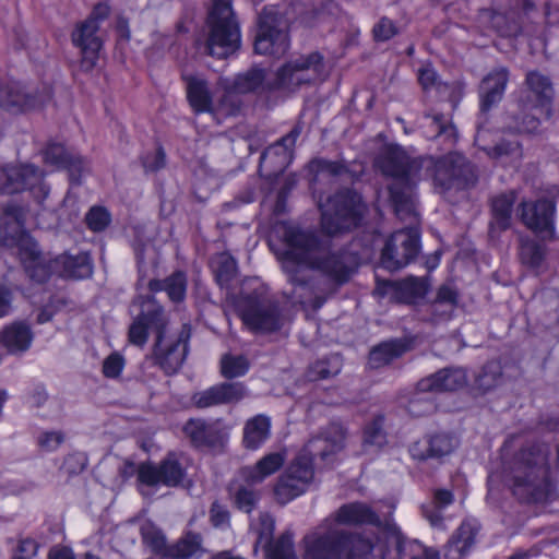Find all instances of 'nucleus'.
Returning <instances> with one entry per match:
<instances>
[{"instance_id": "nucleus-61", "label": "nucleus", "mask_w": 559, "mask_h": 559, "mask_svg": "<svg viewBox=\"0 0 559 559\" xmlns=\"http://www.w3.org/2000/svg\"><path fill=\"white\" fill-rule=\"evenodd\" d=\"M487 153L491 157H501L508 155L520 156L521 150L520 144L516 141H501L496 144L493 147L489 148Z\"/></svg>"}, {"instance_id": "nucleus-6", "label": "nucleus", "mask_w": 559, "mask_h": 559, "mask_svg": "<svg viewBox=\"0 0 559 559\" xmlns=\"http://www.w3.org/2000/svg\"><path fill=\"white\" fill-rule=\"evenodd\" d=\"M304 559H370L372 539L342 528L318 530L305 538Z\"/></svg>"}, {"instance_id": "nucleus-47", "label": "nucleus", "mask_w": 559, "mask_h": 559, "mask_svg": "<svg viewBox=\"0 0 559 559\" xmlns=\"http://www.w3.org/2000/svg\"><path fill=\"white\" fill-rule=\"evenodd\" d=\"M502 380V368L498 361H488L476 378L477 388L489 391L496 388Z\"/></svg>"}, {"instance_id": "nucleus-33", "label": "nucleus", "mask_w": 559, "mask_h": 559, "mask_svg": "<svg viewBox=\"0 0 559 559\" xmlns=\"http://www.w3.org/2000/svg\"><path fill=\"white\" fill-rule=\"evenodd\" d=\"M421 127L425 129L428 139L442 138L449 145L456 142V129L450 119L442 114L425 115Z\"/></svg>"}, {"instance_id": "nucleus-39", "label": "nucleus", "mask_w": 559, "mask_h": 559, "mask_svg": "<svg viewBox=\"0 0 559 559\" xmlns=\"http://www.w3.org/2000/svg\"><path fill=\"white\" fill-rule=\"evenodd\" d=\"M148 286L152 292L165 290L173 301L179 302L186 296L187 278L182 272H176L165 281H151Z\"/></svg>"}, {"instance_id": "nucleus-25", "label": "nucleus", "mask_w": 559, "mask_h": 559, "mask_svg": "<svg viewBox=\"0 0 559 559\" xmlns=\"http://www.w3.org/2000/svg\"><path fill=\"white\" fill-rule=\"evenodd\" d=\"M467 382L466 373L461 368H444L436 373L421 379L417 389L420 392L456 391Z\"/></svg>"}, {"instance_id": "nucleus-19", "label": "nucleus", "mask_w": 559, "mask_h": 559, "mask_svg": "<svg viewBox=\"0 0 559 559\" xmlns=\"http://www.w3.org/2000/svg\"><path fill=\"white\" fill-rule=\"evenodd\" d=\"M99 26L92 20L78 23L71 34L74 47L80 49V68L85 72L92 71L99 58L103 41L98 36Z\"/></svg>"}, {"instance_id": "nucleus-18", "label": "nucleus", "mask_w": 559, "mask_h": 559, "mask_svg": "<svg viewBox=\"0 0 559 559\" xmlns=\"http://www.w3.org/2000/svg\"><path fill=\"white\" fill-rule=\"evenodd\" d=\"M186 476V469L175 453H169L158 465L141 464L138 469V479L146 486L164 485L176 487Z\"/></svg>"}, {"instance_id": "nucleus-7", "label": "nucleus", "mask_w": 559, "mask_h": 559, "mask_svg": "<svg viewBox=\"0 0 559 559\" xmlns=\"http://www.w3.org/2000/svg\"><path fill=\"white\" fill-rule=\"evenodd\" d=\"M423 159H429L431 164L421 169L420 181L432 179L435 187L441 193L451 189H468L478 181L475 166L457 152H450L439 158L423 156Z\"/></svg>"}, {"instance_id": "nucleus-63", "label": "nucleus", "mask_w": 559, "mask_h": 559, "mask_svg": "<svg viewBox=\"0 0 559 559\" xmlns=\"http://www.w3.org/2000/svg\"><path fill=\"white\" fill-rule=\"evenodd\" d=\"M63 442V435L57 431L44 432L38 438V444L46 451H53Z\"/></svg>"}, {"instance_id": "nucleus-28", "label": "nucleus", "mask_w": 559, "mask_h": 559, "mask_svg": "<svg viewBox=\"0 0 559 559\" xmlns=\"http://www.w3.org/2000/svg\"><path fill=\"white\" fill-rule=\"evenodd\" d=\"M286 453L284 451L267 453L254 465L241 468V476L249 485L261 484L284 465Z\"/></svg>"}, {"instance_id": "nucleus-12", "label": "nucleus", "mask_w": 559, "mask_h": 559, "mask_svg": "<svg viewBox=\"0 0 559 559\" xmlns=\"http://www.w3.org/2000/svg\"><path fill=\"white\" fill-rule=\"evenodd\" d=\"M190 330L185 325L177 334L160 330L153 350L154 364L166 374H175L182 367L189 352Z\"/></svg>"}, {"instance_id": "nucleus-3", "label": "nucleus", "mask_w": 559, "mask_h": 559, "mask_svg": "<svg viewBox=\"0 0 559 559\" xmlns=\"http://www.w3.org/2000/svg\"><path fill=\"white\" fill-rule=\"evenodd\" d=\"M431 162L423 156H411L402 146H383L374 158V167L385 177L393 179L388 187L390 200L400 219L417 221L415 187L420 181L421 169Z\"/></svg>"}, {"instance_id": "nucleus-16", "label": "nucleus", "mask_w": 559, "mask_h": 559, "mask_svg": "<svg viewBox=\"0 0 559 559\" xmlns=\"http://www.w3.org/2000/svg\"><path fill=\"white\" fill-rule=\"evenodd\" d=\"M51 98V91L27 88L20 82L10 81L0 85V107L12 114L40 108Z\"/></svg>"}, {"instance_id": "nucleus-46", "label": "nucleus", "mask_w": 559, "mask_h": 559, "mask_svg": "<svg viewBox=\"0 0 559 559\" xmlns=\"http://www.w3.org/2000/svg\"><path fill=\"white\" fill-rule=\"evenodd\" d=\"M141 535L143 543L155 554H167L169 546L162 531L151 522H145L141 526Z\"/></svg>"}, {"instance_id": "nucleus-56", "label": "nucleus", "mask_w": 559, "mask_h": 559, "mask_svg": "<svg viewBox=\"0 0 559 559\" xmlns=\"http://www.w3.org/2000/svg\"><path fill=\"white\" fill-rule=\"evenodd\" d=\"M62 169H67L70 180L79 185L82 175L88 170V163L81 155L71 153Z\"/></svg>"}, {"instance_id": "nucleus-62", "label": "nucleus", "mask_w": 559, "mask_h": 559, "mask_svg": "<svg viewBox=\"0 0 559 559\" xmlns=\"http://www.w3.org/2000/svg\"><path fill=\"white\" fill-rule=\"evenodd\" d=\"M418 81L426 91L436 88L440 85L439 76L431 66H425L419 69Z\"/></svg>"}, {"instance_id": "nucleus-30", "label": "nucleus", "mask_w": 559, "mask_h": 559, "mask_svg": "<svg viewBox=\"0 0 559 559\" xmlns=\"http://www.w3.org/2000/svg\"><path fill=\"white\" fill-rule=\"evenodd\" d=\"M0 342L10 354H21L31 347L33 332L27 324L14 322L3 329Z\"/></svg>"}, {"instance_id": "nucleus-60", "label": "nucleus", "mask_w": 559, "mask_h": 559, "mask_svg": "<svg viewBox=\"0 0 559 559\" xmlns=\"http://www.w3.org/2000/svg\"><path fill=\"white\" fill-rule=\"evenodd\" d=\"M123 366V357L118 353H114L104 360L103 373L107 378H117L120 376Z\"/></svg>"}, {"instance_id": "nucleus-42", "label": "nucleus", "mask_w": 559, "mask_h": 559, "mask_svg": "<svg viewBox=\"0 0 559 559\" xmlns=\"http://www.w3.org/2000/svg\"><path fill=\"white\" fill-rule=\"evenodd\" d=\"M519 254L524 265L533 270H539L546 259L547 249L536 240L522 238Z\"/></svg>"}, {"instance_id": "nucleus-11", "label": "nucleus", "mask_w": 559, "mask_h": 559, "mask_svg": "<svg viewBox=\"0 0 559 559\" xmlns=\"http://www.w3.org/2000/svg\"><path fill=\"white\" fill-rule=\"evenodd\" d=\"M314 477L312 457L298 455L278 477L274 496L278 503L286 504L306 492Z\"/></svg>"}, {"instance_id": "nucleus-20", "label": "nucleus", "mask_w": 559, "mask_h": 559, "mask_svg": "<svg viewBox=\"0 0 559 559\" xmlns=\"http://www.w3.org/2000/svg\"><path fill=\"white\" fill-rule=\"evenodd\" d=\"M246 388L240 382H223L192 395L198 408L237 403L246 396Z\"/></svg>"}, {"instance_id": "nucleus-45", "label": "nucleus", "mask_w": 559, "mask_h": 559, "mask_svg": "<svg viewBox=\"0 0 559 559\" xmlns=\"http://www.w3.org/2000/svg\"><path fill=\"white\" fill-rule=\"evenodd\" d=\"M215 277L221 287H228L236 277L237 263L228 253H221L214 260Z\"/></svg>"}, {"instance_id": "nucleus-17", "label": "nucleus", "mask_w": 559, "mask_h": 559, "mask_svg": "<svg viewBox=\"0 0 559 559\" xmlns=\"http://www.w3.org/2000/svg\"><path fill=\"white\" fill-rule=\"evenodd\" d=\"M556 203L542 198L536 201L522 200L518 206V216L521 222L536 234H546L549 238L555 235Z\"/></svg>"}, {"instance_id": "nucleus-58", "label": "nucleus", "mask_w": 559, "mask_h": 559, "mask_svg": "<svg viewBox=\"0 0 559 559\" xmlns=\"http://www.w3.org/2000/svg\"><path fill=\"white\" fill-rule=\"evenodd\" d=\"M372 33L376 40L385 41L397 34V28L392 20L382 17L374 24Z\"/></svg>"}, {"instance_id": "nucleus-27", "label": "nucleus", "mask_w": 559, "mask_h": 559, "mask_svg": "<svg viewBox=\"0 0 559 559\" xmlns=\"http://www.w3.org/2000/svg\"><path fill=\"white\" fill-rule=\"evenodd\" d=\"M509 72L506 68H498L487 74L479 85L480 109L486 112L502 99Z\"/></svg>"}, {"instance_id": "nucleus-13", "label": "nucleus", "mask_w": 559, "mask_h": 559, "mask_svg": "<svg viewBox=\"0 0 559 559\" xmlns=\"http://www.w3.org/2000/svg\"><path fill=\"white\" fill-rule=\"evenodd\" d=\"M420 250V235L415 226L394 231L381 253L382 265L396 271L413 262Z\"/></svg>"}, {"instance_id": "nucleus-59", "label": "nucleus", "mask_w": 559, "mask_h": 559, "mask_svg": "<svg viewBox=\"0 0 559 559\" xmlns=\"http://www.w3.org/2000/svg\"><path fill=\"white\" fill-rule=\"evenodd\" d=\"M210 521L216 528L228 527L230 522V513L226 507L215 501L212 503L210 509Z\"/></svg>"}, {"instance_id": "nucleus-48", "label": "nucleus", "mask_w": 559, "mask_h": 559, "mask_svg": "<svg viewBox=\"0 0 559 559\" xmlns=\"http://www.w3.org/2000/svg\"><path fill=\"white\" fill-rule=\"evenodd\" d=\"M249 370V360L242 355H225L221 360V371L226 379L242 377Z\"/></svg>"}, {"instance_id": "nucleus-52", "label": "nucleus", "mask_w": 559, "mask_h": 559, "mask_svg": "<svg viewBox=\"0 0 559 559\" xmlns=\"http://www.w3.org/2000/svg\"><path fill=\"white\" fill-rule=\"evenodd\" d=\"M364 443L377 448H381L386 443V433L383 430L382 417L374 418L366 426L364 430Z\"/></svg>"}, {"instance_id": "nucleus-49", "label": "nucleus", "mask_w": 559, "mask_h": 559, "mask_svg": "<svg viewBox=\"0 0 559 559\" xmlns=\"http://www.w3.org/2000/svg\"><path fill=\"white\" fill-rule=\"evenodd\" d=\"M310 168L314 173V181L329 177H338L347 171L344 164L323 158L312 160Z\"/></svg>"}, {"instance_id": "nucleus-43", "label": "nucleus", "mask_w": 559, "mask_h": 559, "mask_svg": "<svg viewBox=\"0 0 559 559\" xmlns=\"http://www.w3.org/2000/svg\"><path fill=\"white\" fill-rule=\"evenodd\" d=\"M457 293L454 288L443 285L439 288L437 297L431 304L433 316L449 319L457 305Z\"/></svg>"}, {"instance_id": "nucleus-53", "label": "nucleus", "mask_w": 559, "mask_h": 559, "mask_svg": "<svg viewBox=\"0 0 559 559\" xmlns=\"http://www.w3.org/2000/svg\"><path fill=\"white\" fill-rule=\"evenodd\" d=\"M476 531L471 523L463 522L453 536L452 544L460 554L466 552L475 543Z\"/></svg>"}, {"instance_id": "nucleus-38", "label": "nucleus", "mask_w": 559, "mask_h": 559, "mask_svg": "<svg viewBox=\"0 0 559 559\" xmlns=\"http://www.w3.org/2000/svg\"><path fill=\"white\" fill-rule=\"evenodd\" d=\"M183 431L197 445H211L217 440L218 431L214 425L201 419H190L183 426Z\"/></svg>"}, {"instance_id": "nucleus-14", "label": "nucleus", "mask_w": 559, "mask_h": 559, "mask_svg": "<svg viewBox=\"0 0 559 559\" xmlns=\"http://www.w3.org/2000/svg\"><path fill=\"white\" fill-rule=\"evenodd\" d=\"M289 48V37L274 9L265 8L258 20L254 51L259 55L281 57Z\"/></svg>"}, {"instance_id": "nucleus-55", "label": "nucleus", "mask_w": 559, "mask_h": 559, "mask_svg": "<svg viewBox=\"0 0 559 559\" xmlns=\"http://www.w3.org/2000/svg\"><path fill=\"white\" fill-rule=\"evenodd\" d=\"M71 153L72 152H68L63 145L52 143L45 148L44 160L46 164L57 169H61Z\"/></svg>"}, {"instance_id": "nucleus-15", "label": "nucleus", "mask_w": 559, "mask_h": 559, "mask_svg": "<svg viewBox=\"0 0 559 559\" xmlns=\"http://www.w3.org/2000/svg\"><path fill=\"white\" fill-rule=\"evenodd\" d=\"M31 190L38 199H45L49 188L44 182V174L34 165L7 166L0 168V193L12 194Z\"/></svg>"}, {"instance_id": "nucleus-1", "label": "nucleus", "mask_w": 559, "mask_h": 559, "mask_svg": "<svg viewBox=\"0 0 559 559\" xmlns=\"http://www.w3.org/2000/svg\"><path fill=\"white\" fill-rule=\"evenodd\" d=\"M286 250L282 269L293 290L287 297L294 304L322 307L329 296L347 283L358 266L357 254L341 249L332 251L314 231L288 225L284 230Z\"/></svg>"}, {"instance_id": "nucleus-31", "label": "nucleus", "mask_w": 559, "mask_h": 559, "mask_svg": "<svg viewBox=\"0 0 559 559\" xmlns=\"http://www.w3.org/2000/svg\"><path fill=\"white\" fill-rule=\"evenodd\" d=\"M271 436V418L259 414L249 418L243 426L242 443L246 449L258 450Z\"/></svg>"}, {"instance_id": "nucleus-37", "label": "nucleus", "mask_w": 559, "mask_h": 559, "mask_svg": "<svg viewBox=\"0 0 559 559\" xmlns=\"http://www.w3.org/2000/svg\"><path fill=\"white\" fill-rule=\"evenodd\" d=\"M221 86L224 90V94L221 96L218 103L214 104V110L210 115L214 119L221 120L222 118L236 116L240 111L241 103L237 98L238 93L236 91H229V80L222 79L219 81Z\"/></svg>"}, {"instance_id": "nucleus-41", "label": "nucleus", "mask_w": 559, "mask_h": 559, "mask_svg": "<svg viewBox=\"0 0 559 559\" xmlns=\"http://www.w3.org/2000/svg\"><path fill=\"white\" fill-rule=\"evenodd\" d=\"M525 82L538 103L544 105L551 102L555 91L549 76L539 71H530Z\"/></svg>"}, {"instance_id": "nucleus-4", "label": "nucleus", "mask_w": 559, "mask_h": 559, "mask_svg": "<svg viewBox=\"0 0 559 559\" xmlns=\"http://www.w3.org/2000/svg\"><path fill=\"white\" fill-rule=\"evenodd\" d=\"M506 479L520 502L542 504L556 498L547 456L536 447L523 448L512 456L506 466Z\"/></svg>"}, {"instance_id": "nucleus-22", "label": "nucleus", "mask_w": 559, "mask_h": 559, "mask_svg": "<svg viewBox=\"0 0 559 559\" xmlns=\"http://www.w3.org/2000/svg\"><path fill=\"white\" fill-rule=\"evenodd\" d=\"M456 445L457 442L451 435L436 433L413 442L409 447V454L417 461L439 460L451 454Z\"/></svg>"}, {"instance_id": "nucleus-57", "label": "nucleus", "mask_w": 559, "mask_h": 559, "mask_svg": "<svg viewBox=\"0 0 559 559\" xmlns=\"http://www.w3.org/2000/svg\"><path fill=\"white\" fill-rule=\"evenodd\" d=\"M423 393L418 390V393L408 403V412L412 416L420 417L430 414L435 409L433 402L423 396Z\"/></svg>"}, {"instance_id": "nucleus-5", "label": "nucleus", "mask_w": 559, "mask_h": 559, "mask_svg": "<svg viewBox=\"0 0 559 559\" xmlns=\"http://www.w3.org/2000/svg\"><path fill=\"white\" fill-rule=\"evenodd\" d=\"M322 68L323 57L318 51L288 61L277 70L273 79L269 78L265 69L254 66L229 80V91L240 95L264 94L280 88L293 91L314 80Z\"/></svg>"}, {"instance_id": "nucleus-8", "label": "nucleus", "mask_w": 559, "mask_h": 559, "mask_svg": "<svg viewBox=\"0 0 559 559\" xmlns=\"http://www.w3.org/2000/svg\"><path fill=\"white\" fill-rule=\"evenodd\" d=\"M209 35L205 51L224 59L240 45V29L231 9V0H214L207 16Z\"/></svg>"}, {"instance_id": "nucleus-10", "label": "nucleus", "mask_w": 559, "mask_h": 559, "mask_svg": "<svg viewBox=\"0 0 559 559\" xmlns=\"http://www.w3.org/2000/svg\"><path fill=\"white\" fill-rule=\"evenodd\" d=\"M235 306L243 323L252 331L273 332L282 326L278 305L262 287L241 294Z\"/></svg>"}, {"instance_id": "nucleus-9", "label": "nucleus", "mask_w": 559, "mask_h": 559, "mask_svg": "<svg viewBox=\"0 0 559 559\" xmlns=\"http://www.w3.org/2000/svg\"><path fill=\"white\" fill-rule=\"evenodd\" d=\"M321 209V229L329 236L348 231L357 227L365 214L366 206L356 192L345 189L330 197Z\"/></svg>"}, {"instance_id": "nucleus-29", "label": "nucleus", "mask_w": 559, "mask_h": 559, "mask_svg": "<svg viewBox=\"0 0 559 559\" xmlns=\"http://www.w3.org/2000/svg\"><path fill=\"white\" fill-rule=\"evenodd\" d=\"M336 523L342 525H374L380 526L379 515L364 502H350L343 504L334 514Z\"/></svg>"}, {"instance_id": "nucleus-23", "label": "nucleus", "mask_w": 559, "mask_h": 559, "mask_svg": "<svg viewBox=\"0 0 559 559\" xmlns=\"http://www.w3.org/2000/svg\"><path fill=\"white\" fill-rule=\"evenodd\" d=\"M301 131L302 127L298 123L288 134L269 146L260 156V167L269 164L274 168V171H283L290 163L293 148Z\"/></svg>"}, {"instance_id": "nucleus-24", "label": "nucleus", "mask_w": 559, "mask_h": 559, "mask_svg": "<svg viewBox=\"0 0 559 559\" xmlns=\"http://www.w3.org/2000/svg\"><path fill=\"white\" fill-rule=\"evenodd\" d=\"M150 328H155L157 333L166 329L164 311L160 307L155 305H147L130 325V343L136 346H143L147 341Z\"/></svg>"}, {"instance_id": "nucleus-32", "label": "nucleus", "mask_w": 559, "mask_h": 559, "mask_svg": "<svg viewBox=\"0 0 559 559\" xmlns=\"http://www.w3.org/2000/svg\"><path fill=\"white\" fill-rule=\"evenodd\" d=\"M516 200L514 191L500 193L491 200V214L490 230H507L511 226L512 210Z\"/></svg>"}, {"instance_id": "nucleus-2", "label": "nucleus", "mask_w": 559, "mask_h": 559, "mask_svg": "<svg viewBox=\"0 0 559 559\" xmlns=\"http://www.w3.org/2000/svg\"><path fill=\"white\" fill-rule=\"evenodd\" d=\"M0 239L5 246H16L20 260L28 276L44 283L51 274L66 278H86L93 273L88 253H63L52 260H46L36 241L23 229L19 209L8 206L0 217Z\"/></svg>"}, {"instance_id": "nucleus-64", "label": "nucleus", "mask_w": 559, "mask_h": 559, "mask_svg": "<svg viewBox=\"0 0 559 559\" xmlns=\"http://www.w3.org/2000/svg\"><path fill=\"white\" fill-rule=\"evenodd\" d=\"M412 559H440V554L435 548H428L419 543H413L411 545Z\"/></svg>"}, {"instance_id": "nucleus-36", "label": "nucleus", "mask_w": 559, "mask_h": 559, "mask_svg": "<svg viewBox=\"0 0 559 559\" xmlns=\"http://www.w3.org/2000/svg\"><path fill=\"white\" fill-rule=\"evenodd\" d=\"M200 533L188 531L167 549V555L178 559H189L201 556L205 550Z\"/></svg>"}, {"instance_id": "nucleus-34", "label": "nucleus", "mask_w": 559, "mask_h": 559, "mask_svg": "<svg viewBox=\"0 0 559 559\" xmlns=\"http://www.w3.org/2000/svg\"><path fill=\"white\" fill-rule=\"evenodd\" d=\"M406 349V344L401 340L382 342L370 350L368 364L372 369L384 367L401 357Z\"/></svg>"}, {"instance_id": "nucleus-44", "label": "nucleus", "mask_w": 559, "mask_h": 559, "mask_svg": "<svg viewBox=\"0 0 559 559\" xmlns=\"http://www.w3.org/2000/svg\"><path fill=\"white\" fill-rule=\"evenodd\" d=\"M342 370L341 360L337 356L321 359L312 364L307 371L310 381L325 380L338 374Z\"/></svg>"}, {"instance_id": "nucleus-50", "label": "nucleus", "mask_w": 559, "mask_h": 559, "mask_svg": "<svg viewBox=\"0 0 559 559\" xmlns=\"http://www.w3.org/2000/svg\"><path fill=\"white\" fill-rule=\"evenodd\" d=\"M270 559H298L294 550L293 534L285 532L267 549Z\"/></svg>"}, {"instance_id": "nucleus-40", "label": "nucleus", "mask_w": 559, "mask_h": 559, "mask_svg": "<svg viewBox=\"0 0 559 559\" xmlns=\"http://www.w3.org/2000/svg\"><path fill=\"white\" fill-rule=\"evenodd\" d=\"M388 285L395 293L396 301L402 304H413L425 294L423 281L413 276L401 282H390Z\"/></svg>"}, {"instance_id": "nucleus-21", "label": "nucleus", "mask_w": 559, "mask_h": 559, "mask_svg": "<svg viewBox=\"0 0 559 559\" xmlns=\"http://www.w3.org/2000/svg\"><path fill=\"white\" fill-rule=\"evenodd\" d=\"M347 431L337 423L330 424L321 437L309 441L305 453L313 459L319 455L322 461L330 462L332 456L345 448Z\"/></svg>"}, {"instance_id": "nucleus-26", "label": "nucleus", "mask_w": 559, "mask_h": 559, "mask_svg": "<svg viewBox=\"0 0 559 559\" xmlns=\"http://www.w3.org/2000/svg\"><path fill=\"white\" fill-rule=\"evenodd\" d=\"M189 105L195 114H211L214 110L213 94L209 81L202 75H183Z\"/></svg>"}, {"instance_id": "nucleus-51", "label": "nucleus", "mask_w": 559, "mask_h": 559, "mask_svg": "<svg viewBox=\"0 0 559 559\" xmlns=\"http://www.w3.org/2000/svg\"><path fill=\"white\" fill-rule=\"evenodd\" d=\"M231 499L235 507L246 513H251L255 508L260 496L259 492L254 489L248 488L246 486H239L231 492Z\"/></svg>"}, {"instance_id": "nucleus-35", "label": "nucleus", "mask_w": 559, "mask_h": 559, "mask_svg": "<svg viewBox=\"0 0 559 559\" xmlns=\"http://www.w3.org/2000/svg\"><path fill=\"white\" fill-rule=\"evenodd\" d=\"M454 502V495L448 489H437L431 502L421 507L424 518L433 527L443 526L442 511Z\"/></svg>"}, {"instance_id": "nucleus-54", "label": "nucleus", "mask_w": 559, "mask_h": 559, "mask_svg": "<svg viewBox=\"0 0 559 559\" xmlns=\"http://www.w3.org/2000/svg\"><path fill=\"white\" fill-rule=\"evenodd\" d=\"M110 222V213L103 206L91 207L85 216V223L87 227L94 233L105 230Z\"/></svg>"}]
</instances>
